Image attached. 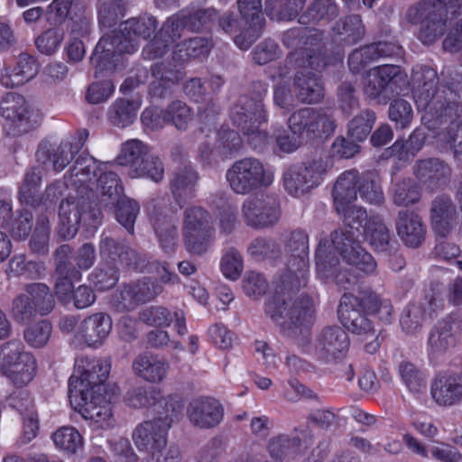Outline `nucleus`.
Wrapping results in <instances>:
<instances>
[{
  "instance_id": "nucleus-58",
  "label": "nucleus",
  "mask_w": 462,
  "mask_h": 462,
  "mask_svg": "<svg viewBox=\"0 0 462 462\" xmlns=\"http://www.w3.org/2000/svg\"><path fill=\"white\" fill-rule=\"evenodd\" d=\"M154 80L151 84V92L153 96L163 97L168 90L179 80V75L172 70H164L163 64H155L152 67Z\"/></svg>"
},
{
  "instance_id": "nucleus-7",
  "label": "nucleus",
  "mask_w": 462,
  "mask_h": 462,
  "mask_svg": "<svg viewBox=\"0 0 462 462\" xmlns=\"http://www.w3.org/2000/svg\"><path fill=\"white\" fill-rule=\"evenodd\" d=\"M217 18L215 9H200L193 13L181 11L170 17L155 37L143 48V56L147 60L163 57L169 48L176 43L184 29L199 32Z\"/></svg>"
},
{
  "instance_id": "nucleus-24",
  "label": "nucleus",
  "mask_w": 462,
  "mask_h": 462,
  "mask_svg": "<svg viewBox=\"0 0 462 462\" xmlns=\"http://www.w3.org/2000/svg\"><path fill=\"white\" fill-rule=\"evenodd\" d=\"M390 84L398 85L400 88L408 85L413 88L412 77L409 82L399 66L385 64L374 67L367 72L363 81L364 94L369 99H379ZM412 92L414 93V88Z\"/></svg>"
},
{
  "instance_id": "nucleus-38",
  "label": "nucleus",
  "mask_w": 462,
  "mask_h": 462,
  "mask_svg": "<svg viewBox=\"0 0 462 462\" xmlns=\"http://www.w3.org/2000/svg\"><path fill=\"white\" fill-rule=\"evenodd\" d=\"M359 179L360 175L356 170L346 171L337 177L332 192L337 211L346 210L356 199Z\"/></svg>"
},
{
  "instance_id": "nucleus-62",
  "label": "nucleus",
  "mask_w": 462,
  "mask_h": 462,
  "mask_svg": "<svg viewBox=\"0 0 462 462\" xmlns=\"http://www.w3.org/2000/svg\"><path fill=\"white\" fill-rule=\"evenodd\" d=\"M116 219L129 233H133L134 225L139 213L140 207L135 200L121 198L116 202Z\"/></svg>"
},
{
  "instance_id": "nucleus-56",
  "label": "nucleus",
  "mask_w": 462,
  "mask_h": 462,
  "mask_svg": "<svg viewBox=\"0 0 462 462\" xmlns=\"http://www.w3.org/2000/svg\"><path fill=\"white\" fill-rule=\"evenodd\" d=\"M41 179V171L37 168H32L26 172L19 190V199L22 204L32 207L41 204L42 199L38 196Z\"/></svg>"
},
{
  "instance_id": "nucleus-13",
  "label": "nucleus",
  "mask_w": 462,
  "mask_h": 462,
  "mask_svg": "<svg viewBox=\"0 0 462 462\" xmlns=\"http://www.w3.org/2000/svg\"><path fill=\"white\" fill-rule=\"evenodd\" d=\"M332 166L328 158L291 165L283 171L282 186L290 196L299 198L319 187Z\"/></svg>"
},
{
  "instance_id": "nucleus-49",
  "label": "nucleus",
  "mask_w": 462,
  "mask_h": 462,
  "mask_svg": "<svg viewBox=\"0 0 462 462\" xmlns=\"http://www.w3.org/2000/svg\"><path fill=\"white\" fill-rule=\"evenodd\" d=\"M376 119L374 111L371 109L360 111L347 124L348 136L356 142L365 141L371 133Z\"/></svg>"
},
{
  "instance_id": "nucleus-40",
  "label": "nucleus",
  "mask_w": 462,
  "mask_h": 462,
  "mask_svg": "<svg viewBox=\"0 0 462 462\" xmlns=\"http://www.w3.org/2000/svg\"><path fill=\"white\" fill-rule=\"evenodd\" d=\"M105 164L88 153H82L70 170L71 186L79 189L86 185L88 189H91L90 185L94 184L97 172L101 173L104 171Z\"/></svg>"
},
{
  "instance_id": "nucleus-18",
  "label": "nucleus",
  "mask_w": 462,
  "mask_h": 462,
  "mask_svg": "<svg viewBox=\"0 0 462 462\" xmlns=\"http://www.w3.org/2000/svg\"><path fill=\"white\" fill-rule=\"evenodd\" d=\"M241 217L247 226L256 230L273 226L281 217L279 199L272 193L248 197L241 206Z\"/></svg>"
},
{
  "instance_id": "nucleus-11",
  "label": "nucleus",
  "mask_w": 462,
  "mask_h": 462,
  "mask_svg": "<svg viewBox=\"0 0 462 462\" xmlns=\"http://www.w3.org/2000/svg\"><path fill=\"white\" fill-rule=\"evenodd\" d=\"M240 22L236 21L231 14L224 15L220 20L222 29L233 34L237 30L240 33L234 37L235 44L241 50H247L260 36L264 25L261 0H237Z\"/></svg>"
},
{
  "instance_id": "nucleus-48",
  "label": "nucleus",
  "mask_w": 462,
  "mask_h": 462,
  "mask_svg": "<svg viewBox=\"0 0 462 462\" xmlns=\"http://www.w3.org/2000/svg\"><path fill=\"white\" fill-rule=\"evenodd\" d=\"M24 294L30 297L32 306L38 314L44 316L54 308V297L50 288L44 283H29L24 286Z\"/></svg>"
},
{
  "instance_id": "nucleus-63",
  "label": "nucleus",
  "mask_w": 462,
  "mask_h": 462,
  "mask_svg": "<svg viewBox=\"0 0 462 462\" xmlns=\"http://www.w3.org/2000/svg\"><path fill=\"white\" fill-rule=\"evenodd\" d=\"M51 331V324L47 320H42L29 326L24 330L23 337L30 346L40 348L48 343Z\"/></svg>"
},
{
  "instance_id": "nucleus-42",
  "label": "nucleus",
  "mask_w": 462,
  "mask_h": 462,
  "mask_svg": "<svg viewBox=\"0 0 462 462\" xmlns=\"http://www.w3.org/2000/svg\"><path fill=\"white\" fill-rule=\"evenodd\" d=\"M416 177L433 188L445 181L450 175V168L439 159L422 160L414 168Z\"/></svg>"
},
{
  "instance_id": "nucleus-6",
  "label": "nucleus",
  "mask_w": 462,
  "mask_h": 462,
  "mask_svg": "<svg viewBox=\"0 0 462 462\" xmlns=\"http://www.w3.org/2000/svg\"><path fill=\"white\" fill-rule=\"evenodd\" d=\"M157 22L151 16L132 18L119 25V31L113 35H105L97 42L92 55L91 63L96 67V74L115 68L116 56L131 54L137 51L139 40L146 39L156 29Z\"/></svg>"
},
{
  "instance_id": "nucleus-2",
  "label": "nucleus",
  "mask_w": 462,
  "mask_h": 462,
  "mask_svg": "<svg viewBox=\"0 0 462 462\" xmlns=\"http://www.w3.org/2000/svg\"><path fill=\"white\" fill-rule=\"evenodd\" d=\"M343 263L365 274H374L377 263L373 255L355 239L350 231H335L330 240H320L316 251V271L324 281H333L339 288L355 290L358 283L356 274L343 269Z\"/></svg>"
},
{
  "instance_id": "nucleus-43",
  "label": "nucleus",
  "mask_w": 462,
  "mask_h": 462,
  "mask_svg": "<svg viewBox=\"0 0 462 462\" xmlns=\"http://www.w3.org/2000/svg\"><path fill=\"white\" fill-rule=\"evenodd\" d=\"M198 179V173L190 165H185L175 171L171 180V189L180 206L183 200L193 196Z\"/></svg>"
},
{
  "instance_id": "nucleus-45",
  "label": "nucleus",
  "mask_w": 462,
  "mask_h": 462,
  "mask_svg": "<svg viewBox=\"0 0 462 462\" xmlns=\"http://www.w3.org/2000/svg\"><path fill=\"white\" fill-rule=\"evenodd\" d=\"M212 44L203 37H194L189 41L177 43L172 51V60L176 63H182L189 59L206 57Z\"/></svg>"
},
{
  "instance_id": "nucleus-23",
  "label": "nucleus",
  "mask_w": 462,
  "mask_h": 462,
  "mask_svg": "<svg viewBox=\"0 0 462 462\" xmlns=\"http://www.w3.org/2000/svg\"><path fill=\"white\" fill-rule=\"evenodd\" d=\"M365 310L360 296L344 293L340 300L337 313L342 325L353 334L367 340L374 336L371 320L363 313Z\"/></svg>"
},
{
  "instance_id": "nucleus-28",
  "label": "nucleus",
  "mask_w": 462,
  "mask_h": 462,
  "mask_svg": "<svg viewBox=\"0 0 462 462\" xmlns=\"http://www.w3.org/2000/svg\"><path fill=\"white\" fill-rule=\"evenodd\" d=\"M349 346L348 336L339 327H328L319 334L314 355L320 360L329 362L343 356Z\"/></svg>"
},
{
  "instance_id": "nucleus-57",
  "label": "nucleus",
  "mask_w": 462,
  "mask_h": 462,
  "mask_svg": "<svg viewBox=\"0 0 462 462\" xmlns=\"http://www.w3.org/2000/svg\"><path fill=\"white\" fill-rule=\"evenodd\" d=\"M399 374L402 383L411 393H420L426 389V374L414 364L402 362Z\"/></svg>"
},
{
  "instance_id": "nucleus-50",
  "label": "nucleus",
  "mask_w": 462,
  "mask_h": 462,
  "mask_svg": "<svg viewBox=\"0 0 462 462\" xmlns=\"http://www.w3.org/2000/svg\"><path fill=\"white\" fill-rule=\"evenodd\" d=\"M306 0H266L265 12L273 20L290 21L298 15Z\"/></svg>"
},
{
  "instance_id": "nucleus-14",
  "label": "nucleus",
  "mask_w": 462,
  "mask_h": 462,
  "mask_svg": "<svg viewBox=\"0 0 462 462\" xmlns=\"http://www.w3.org/2000/svg\"><path fill=\"white\" fill-rule=\"evenodd\" d=\"M83 390L73 385L69 397L71 406L86 420L94 430H108L115 427L116 420L111 407L109 392L91 393L82 395Z\"/></svg>"
},
{
  "instance_id": "nucleus-8",
  "label": "nucleus",
  "mask_w": 462,
  "mask_h": 462,
  "mask_svg": "<svg viewBox=\"0 0 462 462\" xmlns=\"http://www.w3.org/2000/svg\"><path fill=\"white\" fill-rule=\"evenodd\" d=\"M252 91L257 94V98L240 97L231 107L230 119L248 137L254 148H258L269 143L271 140L267 132L260 129L268 118L262 101V97L267 94L268 86L264 82L257 81L253 84Z\"/></svg>"
},
{
  "instance_id": "nucleus-47",
  "label": "nucleus",
  "mask_w": 462,
  "mask_h": 462,
  "mask_svg": "<svg viewBox=\"0 0 462 462\" xmlns=\"http://www.w3.org/2000/svg\"><path fill=\"white\" fill-rule=\"evenodd\" d=\"M140 106L139 100L118 99L109 107L108 118L113 125L125 127L134 121Z\"/></svg>"
},
{
  "instance_id": "nucleus-64",
  "label": "nucleus",
  "mask_w": 462,
  "mask_h": 462,
  "mask_svg": "<svg viewBox=\"0 0 462 462\" xmlns=\"http://www.w3.org/2000/svg\"><path fill=\"white\" fill-rule=\"evenodd\" d=\"M248 254L256 261L274 259L279 255L280 248L272 239L266 237H256L247 248Z\"/></svg>"
},
{
  "instance_id": "nucleus-52",
  "label": "nucleus",
  "mask_w": 462,
  "mask_h": 462,
  "mask_svg": "<svg viewBox=\"0 0 462 462\" xmlns=\"http://www.w3.org/2000/svg\"><path fill=\"white\" fill-rule=\"evenodd\" d=\"M266 450L272 458L282 460L286 456L300 450V440L297 437L277 435L268 440Z\"/></svg>"
},
{
  "instance_id": "nucleus-37",
  "label": "nucleus",
  "mask_w": 462,
  "mask_h": 462,
  "mask_svg": "<svg viewBox=\"0 0 462 462\" xmlns=\"http://www.w3.org/2000/svg\"><path fill=\"white\" fill-rule=\"evenodd\" d=\"M309 66L300 67L294 77V90L297 98L302 103L313 104L319 102L323 96V86L319 76L314 72L305 73Z\"/></svg>"
},
{
  "instance_id": "nucleus-5",
  "label": "nucleus",
  "mask_w": 462,
  "mask_h": 462,
  "mask_svg": "<svg viewBox=\"0 0 462 462\" xmlns=\"http://www.w3.org/2000/svg\"><path fill=\"white\" fill-rule=\"evenodd\" d=\"M462 6V0H421L410 6L406 13L409 23L418 25L417 38L424 45H432L439 39L449 52L462 50V18L451 27Z\"/></svg>"
},
{
  "instance_id": "nucleus-35",
  "label": "nucleus",
  "mask_w": 462,
  "mask_h": 462,
  "mask_svg": "<svg viewBox=\"0 0 462 462\" xmlns=\"http://www.w3.org/2000/svg\"><path fill=\"white\" fill-rule=\"evenodd\" d=\"M152 226L162 250L168 254L174 253L179 241L177 217L170 212H162L153 217Z\"/></svg>"
},
{
  "instance_id": "nucleus-3",
  "label": "nucleus",
  "mask_w": 462,
  "mask_h": 462,
  "mask_svg": "<svg viewBox=\"0 0 462 462\" xmlns=\"http://www.w3.org/2000/svg\"><path fill=\"white\" fill-rule=\"evenodd\" d=\"M437 82V72L433 69L420 64L414 66L412 86L416 105L440 124L437 141L448 145L455 157H458L462 154V115L457 114V104L447 101L452 91L445 88L436 89Z\"/></svg>"
},
{
  "instance_id": "nucleus-15",
  "label": "nucleus",
  "mask_w": 462,
  "mask_h": 462,
  "mask_svg": "<svg viewBox=\"0 0 462 462\" xmlns=\"http://www.w3.org/2000/svg\"><path fill=\"white\" fill-rule=\"evenodd\" d=\"M117 161L120 165L130 167L129 175L133 178H147L155 182L163 178L162 162L150 153L148 146L139 140L126 141L122 145Z\"/></svg>"
},
{
  "instance_id": "nucleus-51",
  "label": "nucleus",
  "mask_w": 462,
  "mask_h": 462,
  "mask_svg": "<svg viewBox=\"0 0 462 462\" xmlns=\"http://www.w3.org/2000/svg\"><path fill=\"white\" fill-rule=\"evenodd\" d=\"M51 439L57 448L75 454L83 448V438L72 426H63L54 431Z\"/></svg>"
},
{
  "instance_id": "nucleus-22",
  "label": "nucleus",
  "mask_w": 462,
  "mask_h": 462,
  "mask_svg": "<svg viewBox=\"0 0 462 462\" xmlns=\"http://www.w3.org/2000/svg\"><path fill=\"white\" fill-rule=\"evenodd\" d=\"M462 322L456 318L447 317L438 321L430 330L426 352L430 362H437L453 349L460 337Z\"/></svg>"
},
{
  "instance_id": "nucleus-21",
  "label": "nucleus",
  "mask_w": 462,
  "mask_h": 462,
  "mask_svg": "<svg viewBox=\"0 0 462 462\" xmlns=\"http://www.w3.org/2000/svg\"><path fill=\"white\" fill-rule=\"evenodd\" d=\"M88 136V130L80 129L69 141H64L51 149L47 143H42L36 152L37 161L42 163L46 170L61 171L81 150Z\"/></svg>"
},
{
  "instance_id": "nucleus-39",
  "label": "nucleus",
  "mask_w": 462,
  "mask_h": 462,
  "mask_svg": "<svg viewBox=\"0 0 462 462\" xmlns=\"http://www.w3.org/2000/svg\"><path fill=\"white\" fill-rule=\"evenodd\" d=\"M172 396H180L179 394H169L162 396V392L158 388L147 389L143 386H138L131 389L126 394V402L131 407L141 409L153 407L156 414L162 415V411H166L167 406L162 403L168 401Z\"/></svg>"
},
{
  "instance_id": "nucleus-41",
  "label": "nucleus",
  "mask_w": 462,
  "mask_h": 462,
  "mask_svg": "<svg viewBox=\"0 0 462 462\" xmlns=\"http://www.w3.org/2000/svg\"><path fill=\"white\" fill-rule=\"evenodd\" d=\"M112 164L106 163L104 171L97 179V189L100 192V207L104 208H112L116 202L123 196L124 188L117 174L110 168Z\"/></svg>"
},
{
  "instance_id": "nucleus-44",
  "label": "nucleus",
  "mask_w": 462,
  "mask_h": 462,
  "mask_svg": "<svg viewBox=\"0 0 462 462\" xmlns=\"http://www.w3.org/2000/svg\"><path fill=\"white\" fill-rule=\"evenodd\" d=\"M364 236L374 251L388 252L392 248L390 230L379 217L368 219L364 227Z\"/></svg>"
},
{
  "instance_id": "nucleus-1",
  "label": "nucleus",
  "mask_w": 462,
  "mask_h": 462,
  "mask_svg": "<svg viewBox=\"0 0 462 462\" xmlns=\"http://www.w3.org/2000/svg\"><path fill=\"white\" fill-rule=\"evenodd\" d=\"M288 246L292 254L286 270L265 303L266 314L284 331L310 323L314 312L310 297L302 294L294 298L308 281V235L301 230L292 232Z\"/></svg>"
},
{
  "instance_id": "nucleus-33",
  "label": "nucleus",
  "mask_w": 462,
  "mask_h": 462,
  "mask_svg": "<svg viewBox=\"0 0 462 462\" xmlns=\"http://www.w3.org/2000/svg\"><path fill=\"white\" fill-rule=\"evenodd\" d=\"M456 219L457 209L450 197L440 195L432 200L430 220L438 236H446L453 228Z\"/></svg>"
},
{
  "instance_id": "nucleus-55",
  "label": "nucleus",
  "mask_w": 462,
  "mask_h": 462,
  "mask_svg": "<svg viewBox=\"0 0 462 462\" xmlns=\"http://www.w3.org/2000/svg\"><path fill=\"white\" fill-rule=\"evenodd\" d=\"M338 14V8L334 0H316L300 17L303 24L317 23L322 20L329 21Z\"/></svg>"
},
{
  "instance_id": "nucleus-61",
  "label": "nucleus",
  "mask_w": 462,
  "mask_h": 462,
  "mask_svg": "<svg viewBox=\"0 0 462 462\" xmlns=\"http://www.w3.org/2000/svg\"><path fill=\"white\" fill-rule=\"evenodd\" d=\"M64 40V31L60 28H50L35 39L37 50L45 55L54 54Z\"/></svg>"
},
{
  "instance_id": "nucleus-27",
  "label": "nucleus",
  "mask_w": 462,
  "mask_h": 462,
  "mask_svg": "<svg viewBox=\"0 0 462 462\" xmlns=\"http://www.w3.org/2000/svg\"><path fill=\"white\" fill-rule=\"evenodd\" d=\"M433 401L442 407L462 402V373H442L434 377L430 385Z\"/></svg>"
},
{
  "instance_id": "nucleus-19",
  "label": "nucleus",
  "mask_w": 462,
  "mask_h": 462,
  "mask_svg": "<svg viewBox=\"0 0 462 462\" xmlns=\"http://www.w3.org/2000/svg\"><path fill=\"white\" fill-rule=\"evenodd\" d=\"M110 368V362L106 359L83 357L77 360L74 373L69 380V397L73 385L78 390H83L82 395L106 392L104 383L108 377Z\"/></svg>"
},
{
  "instance_id": "nucleus-60",
  "label": "nucleus",
  "mask_w": 462,
  "mask_h": 462,
  "mask_svg": "<svg viewBox=\"0 0 462 462\" xmlns=\"http://www.w3.org/2000/svg\"><path fill=\"white\" fill-rule=\"evenodd\" d=\"M426 311L420 304H410L401 316L400 324L407 334H415L422 328Z\"/></svg>"
},
{
  "instance_id": "nucleus-54",
  "label": "nucleus",
  "mask_w": 462,
  "mask_h": 462,
  "mask_svg": "<svg viewBox=\"0 0 462 462\" xmlns=\"http://www.w3.org/2000/svg\"><path fill=\"white\" fill-rule=\"evenodd\" d=\"M371 204H379L383 200L380 178L374 171L364 172L359 179L356 193Z\"/></svg>"
},
{
  "instance_id": "nucleus-32",
  "label": "nucleus",
  "mask_w": 462,
  "mask_h": 462,
  "mask_svg": "<svg viewBox=\"0 0 462 462\" xmlns=\"http://www.w3.org/2000/svg\"><path fill=\"white\" fill-rule=\"evenodd\" d=\"M132 368L134 374L143 380L151 383H159L167 377L170 365L159 356L145 353L135 357Z\"/></svg>"
},
{
  "instance_id": "nucleus-25",
  "label": "nucleus",
  "mask_w": 462,
  "mask_h": 462,
  "mask_svg": "<svg viewBox=\"0 0 462 462\" xmlns=\"http://www.w3.org/2000/svg\"><path fill=\"white\" fill-rule=\"evenodd\" d=\"M0 114L5 119L4 129L8 135L22 134L32 127L27 102L21 95L7 93L0 103Z\"/></svg>"
},
{
  "instance_id": "nucleus-36",
  "label": "nucleus",
  "mask_w": 462,
  "mask_h": 462,
  "mask_svg": "<svg viewBox=\"0 0 462 462\" xmlns=\"http://www.w3.org/2000/svg\"><path fill=\"white\" fill-rule=\"evenodd\" d=\"M39 71V64L29 54H20L15 65L5 69L1 76V84L5 88H16L33 79Z\"/></svg>"
},
{
  "instance_id": "nucleus-59",
  "label": "nucleus",
  "mask_w": 462,
  "mask_h": 462,
  "mask_svg": "<svg viewBox=\"0 0 462 462\" xmlns=\"http://www.w3.org/2000/svg\"><path fill=\"white\" fill-rule=\"evenodd\" d=\"M389 118L395 124L397 129H404L411 126L413 119L412 106L405 99L397 98L389 106Z\"/></svg>"
},
{
  "instance_id": "nucleus-30",
  "label": "nucleus",
  "mask_w": 462,
  "mask_h": 462,
  "mask_svg": "<svg viewBox=\"0 0 462 462\" xmlns=\"http://www.w3.org/2000/svg\"><path fill=\"white\" fill-rule=\"evenodd\" d=\"M395 230L404 245L418 248L425 240L427 226L414 211L401 210L395 220Z\"/></svg>"
},
{
  "instance_id": "nucleus-20",
  "label": "nucleus",
  "mask_w": 462,
  "mask_h": 462,
  "mask_svg": "<svg viewBox=\"0 0 462 462\" xmlns=\"http://www.w3.org/2000/svg\"><path fill=\"white\" fill-rule=\"evenodd\" d=\"M59 233L64 239H70L77 234L81 222L88 228L97 229L101 223L100 208L89 209L85 203L73 199L63 200L60 206Z\"/></svg>"
},
{
  "instance_id": "nucleus-29",
  "label": "nucleus",
  "mask_w": 462,
  "mask_h": 462,
  "mask_svg": "<svg viewBox=\"0 0 462 462\" xmlns=\"http://www.w3.org/2000/svg\"><path fill=\"white\" fill-rule=\"evenodd\" d=\"M224 409L221 403L212 398L193 399L187 407V417L190 423L199 429H212L222 420Z\"/></svg>"
},
{
  "instance_id": "nucleus-16",
  "label": "nucleus",
  "mask_w": 462,
  "mask_h": 462,
  "mask_svg": "<svg viewBox=\"0 0 462 462\" xmlns=\"http://www.w3.org/2000/svg\"><path fill=\"white\" fill-rule=\"evenodd\" d=\"M37 368L35 357L20 342L10 341L0 347V373L15 386L27 385Z\"/></svg>"
},
{
  "instance_id": "nucleus-34",
  "label": "nucleus",
  "mask_w": 462,
  "mask_h": 462,
  "mask_svg": "<svg viewBox=\"0 0 462 462\" xmlns=\"http://www.w3.org/2000/svg\"><path fill=\"white\" fill-rule=\"evenodd\" d=\"M139 317L150 326L169 327L173 324L180 336H184L188 331L186 318L181 310H171L162 306H152L143 310Z\"/></svg>"
},
{
  "instance_id": "nucleus-46",
  "label": "nucleus",
  "mask_w": 462,
  "mask_h": 462,
  "mask_svg": "<svg viewBox=\"0 0 462 462\" xmlns=\"http://www.w3.org/2000/svg\"><path fill=\"white\" fill-rule=\"evenodd\" d=\"M333 32L338 37V41L353 45L362 40L365 31L361 17L353 14L337 22L333 26Z\"/></svg>"
},
{
  "instance_id": "nucleus-10",
  "label": "nucleus",
  "mask_w": 462,
  "mask_h": 462,
  "mask_svg": "<svg viewBox=\"0 0 462 462\" xmlns=\"http://www.w3.org/2000/svg\"><path fill=\"white\" fill-rule=\"evenodd\" d=\"M226 180L235 194L248 195L271 187L274 171L260 159L245 157L231 164L226 172Z\"/></svg>"
},
{
  "instance_id": "nucleus-12",
  "label": "nucleus",
  "mask_w": 462,
  "mask_h": 462,
  "mask_svg": "<svg viewBox=\"0 0 462 462\" xmlns=\"http://www.w3.org/2000/svg\"><path fill=\"white\" fill-rule=\"evenodd\" d=\"M100 254L113 262L119 261L122 264L139 272L152 271L154 269L161 282L164 284H179L180 280L177 273L170 270L167 263H147L146 259L136 251L125 244H120L113 238L102 235L100 241Z\"/></svg>"
},
{
  "instance_id": "nucleus-53",
  "label": "nucleus",
  "mask_w": 462,
  "mask_h": 462,
  "mask_svg": "<svg viewBox=\"0 0 462 462\" xmlns=\"http://www.w3.org/2000/svg\"><path fill=\"white\" fill-rule=\"evenodd\" d=\"M7 273L26 279H39L44 275L45 266L42 262L27 261L23 254H18L10 260Z\"/></svg>"
},
{
  "instance_id": "nucleus-26",
  "label": "nucleus",
  "mask_w": 462,
  "mask_h": 462,
  "mask_svg": "<svg viewBox=\"0 0 462 462\" xmlns=\"http://www.w3.org/2000/svg\"><path fill=\"white\" fill-rule=\"evenodd\" d=\"M112 319L104 312H97L80 320L77 329V346L100 347L112 330Z\"/></svg>"
},
{
  "instance_id": "nucleus-31",
  "label": "nucleus",
  "mask_w": 462,
  "mask_h": 462,
  "mask_svg": "<svg viewBox=\"0 0 462 462\" xmlns=\"http://www.w3.org/2000/svg\"><path fill=\"white\" fill-rule=\"evenodd\" d=\"M70 252V247L68 245H60L56 251V255L59 259L56 267L58 275L56 281V293L64 303H68L72 300L73 282H78L81 278L79 271L72 266L70 263L63 260Z\"/></svg>"
},
{
  "instance_id": "nucleus-17",
  "label": "nucleus",
  "mask_w": 462,
  "mask_h": 462,
  "mask_svg": "<svg viewBox=\"0 0 462 462\" xmlns=\"http://www.w3.org/2000/svg\"><path fill=\"white\" fill-rule=\"evenodd\" d=\"M214 228L210 214L199 206L187 207L183 211L182 237L186 249L200 254L211 245Z\"/></svg>"
},
{
  "instance_id": "nucleus-9",
  "label": "nucleus",
  "mask_w": 462,
  "mask_h": 462,
  "mask_svg": "<svg viewBox=\"0 0 462 462\" xmlns=\"http://www.w3.org/2000/svg\"><path fill=\"white\" fill-rule=\"evenodd\" d=\"M166 411L153 420H145L136 426L133 431V440L140 451H162L167 445L169 430L178 420L183 409L180 396H172L164 401Z\"/></svg>"
},
{
  "instance_id": "nucleus-4",
  "label": "nucleus",
  "mask_w": 462,
  "mask_h": 462,
  "mask_svg": "<svg viewBox=\"0 0 462 462\" xmlns=\"http://www.w3.org/2000/svg\"><path fill=\"white\" fill-rule=\"evenodd\" d=\"M284 45L295 49L282 65L268 68V78L275 82L273 102L281 108L290 110L294 106V96L287 79L291 65L306 67L318 70L329 64L320 54V34L309 28H294L287 31L282 38Z\"/></svg>"
}]
</instances>
